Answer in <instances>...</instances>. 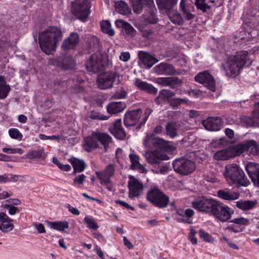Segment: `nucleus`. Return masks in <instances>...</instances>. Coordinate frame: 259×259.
Returning a JSON list of instances; mask_svg holds the SVG:
<instances>
[{"mask_svg":"<svg viewBox=\"0 0 259 259\" xmlns=\"http://www.w3.org/2000/svg\"><path fill=\"white\" fill-rule=\"evenodd\" d=\"M233 150L237 155L245 151H249L253 155H259V148L257 142L253 140L245 141L242 143L236 145Z\"/></svg>","mask_w":259,"mask_h":259,"instance_id":"10","label":"nucleus"},{"mask_svg":"<svg viewBox=\"0 0 259 259\" xmlns=\"http://www.w3.org/2000/svg\"><path fill=\"white\" fill-rule=\"evenodd\" d=\"M231 157V154L227 149H224L217 152L214 155V158L217 160H226Z\"/></svg>","mask_w":259,"mask_h":259,"instance_id":"39","label":"nucleus"},{"mask_svg":"<svg viewBox=\"0 0 259 259\" xmlns=\"http://www.w3.org/2000/svg\"><path fill=\"white\" fill-rule=\"evenodd\" d=\"M245 169L254 185L258 187L259 164L253 162H249L246 164Z\"/></svg>","mask_w":259,"mask_h":259,"instance_id":"17","label":"nucleus"},{"mask_svg":"<svg viewBox=\"0 0 259 259\" xmlns=\"http://www.w3.org/2000/svg\"><path fill=\"white\" fill-rule=\"evenodd\" d=\"M85 176L84 174H81L76 176L73 179V185L75 186L77 184L82 185L85 181Z\"/></svg>","mask_w":259,"mask_h":259,"instance_id":"61","label":"nucleus"},{"mask_svg":"<svg viewBox=\"0 0 259 259\" xmlns=\"http://www.w3.org/2000/svg\"><path fill=\"white\" fill-rule=\"evenodd\" d=\"M13 220L11 219L5 212H0V230L3 232L7 233L13 230L14 225Z\"/></svg>","mask_w":259,"mask_h":259,"instance_id":"22","label":"nucleus"},{"mask_svg":"<svg viewBox=\"0 0 259 259\" xmlns=\"http://www.w3.org/2000/svg\"><path fill=\"white\" fill-rule=\"evenodd\" d=\"M230 222L233 223L239 226L244 227L250 224L249 221L245 218L241 217L233 219L230 221Z\"/></svg>","mask_w":259,"mask_h":259,"instance_id":"50","label":"nucleus"},{"mask_svg":"<svg viewBox=\"0 0 259 259\" xmlns=\"http://www.w3.org/2000/svg\"><path fill=\"white\" fill-rule=\"evenodd\" d=\"M195 80L203 84L212 92H215V81L213 76L207 70L198 73L195 77Z\"/></svg>","mask_w":259,"mask_h":259,"instance_id":"11","label":"nucleus"},{"mask_svg":"<svg viewBox=\"0 0 259 259\" xmlns=\"http://www.w3.org/2000/svg\"><path fill=\"white\" fill-rule=\"evenodd\" d=\"M153 110L149 108H147L145 110L144 114L143 115L142 119L136 127V129L137 130H139L143 125H145L150 115L151 114Z\"/></svg>","mask_w":259,"mask_h":259,"instance_id":"44","label":"nucleus"},{"mask_svg":"<svg viewBox=\"0 0 259 259\" xmlns=\"http://www.w3.org/2000/svg\"><path fill=\"white\" fill-rule=\"evenodd\" d=\"M54 89L57 92H61L62 90L61 89L62 87H64L67 84L66 81H59L55 82Z\"/></svg>","mask_w":259,"mask_h":259,"instance_id":"64","label":"nucleus"},{"mask_svg":"<svg viewBox=\"0 0 259 259\" xmlns=\"http://www.w3.org/2000/svg\"><path fill=\"white\" fill-rule=\"evenodd\" d=\"M153 144L155 147L160 149L164 148L166 145L165 141L162 139H155Z\"/></svg>","mask_w":259,"mask_h":259,"instance_id":"62","label":"nucleus"},{"mask_svg":"<svg viewBox=\"0 0 259 259\" xmlns=\"http://www.w3.org/2000/svg\"><path fill=\"white\" fill-rule=\"evenodd\" d=\"M138 56L146 69L151 68L158 61L155 57L143 51L139 52Z\"/></svg>","mask_w":259,"mask_h":259,"instance_id":"23","label":"nucleus"},{"mask_svg":"<svg viewBox=\"0 0 259 259\" xmlns=\"http://www.w3.org/2000/svg\"><path fill=\"white\" fill-rule=\"evenodd\" d=\"M191 7L190 5H188V9L182 11L184 17L188 21L193 20L196 17L195 15L191 13Z\"/></svg>","mask_w":259,"mask_h":259,"instance_id":"54","label":"nucleus"},{"mask_svg":"<svg viewBox=\"0 0 259 259\" xmlns=\"http://www.w3.org/2000/svg\"><path fill=\"white\" fill-rule=\"evenodd\" d=\"M244 229V227L239 226L233 224L228 226L226 228L227 230L235 233L241 232Z\"/></svg>","mask_w":259,"mask_h":259,"instance_id":"58","label":"nucleus"},{"mask_svg":"<svg viewBox=\"0 0 259 259\" xmlns=\"http://www.w3.org/2000/svg\"><path fill=\"white\" fill-rule=\"evenodd\" d=\"M146 198L153 206L159 208L166 207L169 201V197L156 187L148 190Z\"/></svg>","mask_w":259,"mask_h":259,"instance_id":"6","label":"nucleus"},{"mask_svg":"<svg viewBox=\"0 0 259 259\" xmlns=\"http://www.w3.org/2000/svg\"><path fill=\"white\" fill-rule=\"evenodd\" d=\"M255 203L249 200L244 201H238L236 202V206L237 208L243 210H247L252 208Z\"/></svg>","mask_w":259,"mask_h":259,"instance_id":"41","label":"nucleus"},{"mask_svg":"<svg viewBox=\"0 0 259 259\" xmlns=\"http://www.w3.org/2000/svg\"><path fill=\"white\" fill-rule=\"evenodd\" d=\"M199 237L204 241L212 243L213 242V238L207 232L202 229H200L198 232Z\"/></svg>","mask_w":259,"mask_h":259,"instance_id":"46","label":"nucleus"},{"mask_svg":"<svg viewBox=\"0 0 259 259\" xmlns=\"http://www.w3.org/2000/svg\"><path fill=\"white\" fill-rule=\"evenodd\" d=\"M129 158L131 162L130 168L136 169V166L139 164V156L135 154H130Z\"/></svg>","mask_w":259,"mask_h":259,"instance_id":"51","label":"nucleus"},{"mask_svg":"<svg viewBox=\"0 0 259 259\" xmlns=\"http://www.w3.org/2000/svg\"><path fill=\"white\" fill-rule=\"evenodd\" d=\"M160 10H170L177 4L178 0H156Z\"/></svg>","mask_w":259,"mask_h":259,"instance_id":"34","label":"nucleus"},{"mask_svg":"<svg viewBox=\"0 0 259 259\" xmlns=\"http://www.w3.org/2000/svg\"><path fill=\"white\" fill-rule=\"evenodd\" d=\"M188 100L187 98H172L169 100V104L173 108L177 109L183 103H187Z\"/></svg>","mask_w":259,"mask_h":259,"instance_id":"42","label":"nucleus"},{"mask_svg":"<svg viewBox=\"0 0 259 259\" xmlns=\"http://www.w3.org/2000/svg\"><path fill=\"white\" fill-rule=\"evenodd\" d=\"M90 117L93 119L106 120V116L101 115L99 113L92 111L91 113Z\"/></svg>","mask_w":259,"mask_h":259,"instance_id":"63","label":"nucleus"},{"mask_svg":"<svg viewBox=\"0 0 259 259\" xmlns=\"http://www.w3.org/2000/svg\"><path fill=\"white\" fill-rule=\"evenodd\" d=\"M20 176L12 174H5L0 175V183H7L10 182H16Z\"/></svg>","mask_w":259,"mask_h":259,"instance_id":"38","label":"nucleus"},{"mask_svg":"<svg viewBox=\"0 0 259 259\" xmlns=\"http://www.w3.org/2000/svg\"><path fill=\"white\" fill-rule=\"evenodd\" d=\"M63 36L61 29L57 26H50L39 33L38 40L41 50L47 54L55 51L58 42Z\"/></svg>","mask_w":259,"mask_h":259,"instance_id":"2","label":"nucleus"},{"mask_svg":"<svg viewBox=\"0 0 259 259\" xmlns=\"http://www.w3.org/2000/svg\"><path fill=\"white\" fill-rule=\"evenodd\" d=\"M44 153V151L43 149H38L36 150H32L31 151H29L27 153V156L28 158L31 159L35 158H39L42 157Z\"/></svg>","mask_w":259,"mask_h":259,"instance_id":"48","label":"nucleus"},{"mask_svg":"<svg viewBox=\"0 0 259 259\" xmlns=\"http://www.w3.org/2000/svg\"><path fill=\"white\" fill-rule=\"evenodd\" d=\"M160 94L169 102L172 97L176 95V93L168 90L163 89L160 91Z\"/></svg>","mask_w":259,"mask_h":259,"instance_id":"53","label":"nucleus"},{"mask_svg":"<svg viewBox=\"0 0 259 259\" xmlns=\"http://www.w3.org/2000/svg\"><path fill=\"white\" fill-rule=\"evenodd\" d=\"M115 8L117 12L122 15H127L130 12V9L127 4L122 1H119L115 3Z\"/></svg>","mask_w":259,"mask_h":259,"instance_id":"37","label":"nucleus"},{"mask_svg":"<svg viewBox=\"0 0 259 259\" xmlns=\"http://www.w3.org/2000/svg\"><path fill=\"white\" fill-rule=\"evenodd\" d=\"M218 196L221 199L226 200H234L239 197L238 193H230L227 190H219L217 192Z\"/></svg>","mask_w":259,"mask_h":259,"instance_id":"32","label":"nucleus"},{"mask_svg":"<svg viewBox=\"0 0 259 259\" xmlns=\"http://www.w3.org/2000/svg\"><path fill=\"white\" fill-rule=\"evenodd\" d=\"M170 21L174 24L182 25L183 23V19L180 13L176 12L174 16L169 17Z\"/></svg>","mask_w":259,"mask_h":259,"instance_id":"52","label":"nucleus"},{"mask_svg":"<svg viewBox=\"0 0 259 259\" xmlns=\"http://www.w3.org/2000/svg\"><path fill=\"white\" fill-rule=\"evenodd\" d=\"M217 209L212 215L217 219L221 222H227L231 220L233 211L228 205L220 201Z\"/></svg>","mask_w":259,"mask_h":259,"instance_id":"13","label":"nucleus"},{"mask_svg":"<svg viewBox=\"0 0 259 259\" xmlns=\"http://www.w3.org/2000/svg\"><path fill=\"white\" fill-rule=\"evenodd\" d=\"M3 152L11 154L18 153L22 154L23 153V150L20 148H10L5 147L3 148Z\"/></svg>","mask_w":259,"mask_h":259,"instance_id":"60","label":"nucleus"},{"mask_svg":"<svg viewBox=\"0 0 259 259\" xmlns=\"http://www.w3.org/2000/svg\"><path fill=\"white\" fill-rule=\"evenodd\" d=\"M148 162L151 164H158L160 161V159L153 153L149 154L147 158Z\"/></svg>","mask_w":259,"mask_h":259,"instance_id":"57","label":"nucleus"},{"mask_svg":"<svg viewBox=\"0 0 259 259\" xmlns=\"http://www.w3.org/2000/svg\"><path fill=\"white\" fill-rule=\"evenodd\" d=\"M251 61L249 59V53L247 51L237 52L235 55L227 57L223 65L226 76L235 78L238 76L245 65H249Z\"/></svg>","mask_w":259,"mask_h":259,"instance_id":"1","label":"nucleus"},{"mask_svg":"<svg viewBox=\"0 0 259 259\" xmlns=\"http://www.w3.org/2000/svg\"><path fill=\"white\" fill-rule=\"evenodd\" d=\"M49 63L63 70L73 69L75 66V62L74 59L70 55L65 54L50 59Z\"/></svg>","mask_w":259,"mask_h":259,"instance_id":"9","label":"nucleus"},{"mask_svg":"<svg viewBox=\"0 0 259 259\" xmlns=\"http://www.w3.org/2000/svg\"><path fill=\"white\" fill-rule=\"evenodd\" d=\"M126 105L122 102H114L109 103L107 106V112L110 114H116L122 112Z\"/></svg>","mask_w":259,"mask_h":259,"instance_id":"28","label":"nucleus"},{"mask_svg":"<svg viewBox=\"0 0 259 259\" xmlns=\"http://www.w3.org/2000/svg\"><path fill=\"white\" fill-rule=\"evenodd\" d=\"M95 134L96 132H93L90 136L84 138L83 148L85 151L91 152L100 148L97 139L95 138Z\"/></svg>","mask_w":259,"mask_h":259,"instance_id":"21","label":"nucleus"},{"mask_svg":"<svg viewBox=\"0 0 259 259\" xmlns=\"http://www.w3.org/2000/svg\"><path fill=\"white\" fill-rule=\"evenodd\" d=\"M4 207L8 210L9 214L11 215H14L20 211L18 207L10 204H5Z\"/></svg>","mask_w":259,"mask_h":259,"instance_id":"56","label":"nucleus"},{"mask_svg":"<svg viewBox=\"0 0 259 259\" xmlns=\"http://www.w3.org/2000/svg\"><path fill=\"white\" fill-rule=\"evenodd\" d=\"M223 121L220 117H209L202 121L205 128L208 131H218L223 126Z\"/></svg>","mask_w":259,"mask_h":259,"instance_id":"16","label":"nucleus"},{"mask_svg":"<svg viewBox=\"0 0 259 259\" xmlns=\"http://www.w3.org/2000/svg\"><path fill=\"white\" fill-rule=\"evenodd\" d=\"M183 81L177 76L169 77L168 87L172 89H175L176 85L182 84Z\"/></svg>","mask_w":259,"mask_h":259,"instance_id":"49","label":"nucleus"},{"mask_svg":"<svg viewBox=\"0 0 259 259\" xmlns=\"http://www.w3.org/2000/svg\"><path fill=\"white\" fill-rule=\"evenodd\" d=\"M133 11L136 14H141L144 7L149 6V4L153 0H130Z\"/></svg>","mask_w":259,"mask_h":259,"instance_id":"26","label":"nucleus"},{"mask_svg":"<svg viewBox=\"0 0 259 259\" xmlns=\"http://www.w3.org/2000/svg\"><path fill=\"white\" fill-rule=\"evenodd\" d=\"M156 71L159 74L172 75L175 74V69L172 65L161 63L155 67Z\"/></svg>","mask_w":259,"mask_h":259,"instance_id":"27","label":"nucleus"},{"mask_svg":"<svg viewBox=\"0 0 259 259\" xmlns=\"http://www.w3.org/2000/svg\"><path fill=\"white\" fill-rule=\"evenodd\" d=\"M220 202V201L213 198L203 196L195 199L192 203V206L200 212L212 215Z\"/></svg>","mask_w":259,"mask_h":259,"instance_id":"5","label":"nucleus"},{"mask_svg":"<svg viewBox=\"0 0 259 259\" xmlns=\"http://www.w3.org/2000/svg\"><path fill=\"white\" fill-rule=\"evenodd\" d=\"M117 76L116 72L108 71L101 73L97 78L98 88L101 90H106L113 87V84Z\"/></svg>","mask_w":259,"mask_h":259,"instance_id":"12","label":"nucleus"},{"mask_svg":"<svg viewBox=\"0 0 259 259\" xmlns=\"http://www.w3.org/2000/svg\"><path fill=\"white\" fill-rule=\"evenodd\" d=\"M46 223L51 229L60 232H63L65 229H68L69 228V223L67 221H47Z\"/></svg>","mask_w":259,"mask_h":259,"instance_id":"29","label":"nucleus"},{"mask_svg":"<svg viewBox=\"0 0 259 259\" xmlns=\"http://www.w3.org/2000/svg\"><path fill=\"white\" fill-rule=\"evenodd\" d=\"M208 0H195V4L198 10H200L203 13L207 12L210 9V6L207 4Z\"/></svg>","mask_w":259,"mask_h":259,"instance_id":"40","label":"nucleus"},{"mask_svg":"<svg viewBox=\"0 0 259 259\" xmlns=\"http://www.w3.org/2000/svg\"><path fill=\"white\" fill-rule=\"evenodd\" d=\"M179 125L176 122H168L165 126L166 135L171 138H175L178 136L177 131Z\"/></svg>","mask_w":259,"mask_h":259,"instance_id":"33","label":"nucleus"},{"mask_svg":"<svg viewBox=\"0 0 259 259\" xmlns=\"http://www.w3.org/2000/svg\"><path fill=\"white\" fill-rule=\"evenodd\" d=\"M69 162L73 166L74 174L82 172L87 166L83 160H80L77 158L70 159Z\"/></svg>","mask_w":259,"mask_h":259,"instance_id":"30","label":"nucleus"},{"mask_svg":"<svg viewBox=\"0 0 259 259\" xmlns=\"http://www.w3.org/2000/svg\"><path fill=\"white\" fill-rule=\"evenodd\" d=\"M142 114L140 108L129 111L125 113L124 117V124L126 127H130L137 125Z\"/></svg>","mask_w":259,"mask_h":259,"instance_id":"14","label":"nucleus"},{"mask_svg":"<svg viewBox=\"0 0 259 259\" xmlns=\"http://www.w3.org/2000/svg\"><path fill=\"white\" fill-rule=\"evenodd\" d=\"M123 29L125 30V33L127 35L131 36H134L136 33V29L132 26L131 24L127 22L124 24V27Z\"/></svg>","mask_w":259,"mask_h":259,"instance_id":"55","label":"nucleus"},{"mask_svg":"<svg viewBox=\"0 0 259 259\" xmlns=\"http://www.w3.org/2000/svg\"><path fill=\"white\" fill-rule=\"evenodd\" d=\"M106 65V58L100 53H95L91 55L85 63L87 70L94 73H98L104 71Z\"/></svg>","mask_w":259,"mask_h":259,"instance_id":"7","label":"nucleus"},{"mask_svg":"<svg viewBox=\"0 0 259 259\" xmlns=\"http://www.w3.org/2000/svg\"><path fill=\"white\" fill-rule=\"evenodd\" d=\"M96 174L98 179L100 181L102 185H106L111 183V178L102 171H96Z\"/></svg>","mask_w":259,"mask_h":259,"instance_id":"43","label":"nucleus"},{"mask_svg":"<svg viewBox=\"0 0 259 259\" xmlns=\"http://www.w3.org/2000/svg\"><path fill=\"white\" fill-rule=\"evenodd\" d=\"M110 132L118 139L123 140L125 138L126 134L122 126L121 119L115 121L112 128L110 129Z\"/></svg>","mask_w":259,"mask_h":259,"instance_id":"24","label":"nucleus"},{"mask_svg":"<svg viewBox=\"0 0 259 259\" xmlns=\"http://www.w3.org/2000/svg\"><path fill=\"white\" fill-rule=\"evenodd\" d=\"M223 175L229 186L235 185L238 188L247 187L250 184L244 171L236 163L227 164Z\"/></svg>","mask_w":259,"mask_h":259,"instance_id":"3","label":"nucleus"},{"mask_svg":"<svg viewBox=\"0 0 259 259\" xmlns=\"http://www.w3.org/2000/svg\"><path fill=\"white\" fill-rule=\"evenodd\" d=\"M8 133L10 137L13 139L21 140L23 138V135L16 128H10Z\"/></svg>","mask_w":259,"mask_h":259,"instance_id":"47","label":"nucleus"},{"mask_svg":"<svg viewBox=\"0 0 259 259\" xmlns=\"http://www.w3.org/2000/svg\"><path fill=\"white\" fill-rule=\"evenodd\" d=\"M79 36L77 33H71L70 35L65 38L61 45L63 51H68L74 49L79 43Z\"/></svg>","mask_w":259,"mask_h":259,"instance_id":"19","label":"nucleus"},{"mask_svg":"<svg viewBox=\"0 0 259 259\" xmlns=\"http://www.w3.org/2000/svg\"><path fill=\"white\" fill-rule=\"evenodd\" d=\"M11 91L10 85L7 83L6 80L4 76L0 75V99H6Z\"/></svg>","mask_w":259,"mask_h":259,"instance_id":"31","label":"nucleus"},{"mask_svg":"<svg viewBox=\"0 0 259 259\" xmlns=\"http://www.w3.org/2000/svg\"><path fill=\"white\" fill-rule=\"evenodd\" d=\"M105 174L109 177H111L114 175L115 172L114 166L112 164H108L106 166L105 169L102 171Z\"/></svg>","mask_w":259,"mask_h":259,"instance_id":"59","label":"nucleus"},{"mask_svg":"<svg viewBox=\"0 0 259 259\" xmlns=\"http://www.w3.org/2000/svg\"><path fill=\"white\" fill-rule=\"evenodd\" d=\"M101 30L110 36H113L115 34L114 30L111 27V24L108 20H102L100 22Z\"/></svg>","mask_w":259,"mask_h":259,"instance_id":"36","label":"nucleus"},{"mask_svg":"<svg viewBox=\"0 0 259 259\" xmlns=\"http://www.w3.org/2000/svg\"><path fill=\"white\" fill-rule=\"evenodd\" d=\"M128 187L129 189V197L134 198L139 195L140 192L143 188V185L138 180L131 176L128 182Z\"/></svg>","mask_w":259,"mask_h":259,"instance_id":"18","label":"nucleus"},{"mask_svg":"<svg viewBox=\"0 0 259 259\" xmlns=\"http://www.w3.org/2000/svg\"><path fill=\"white\" fill-rule=\"evenodd\" d=\"M87 43L90 52H94L99 49L100 40L96 36H91L88 37L87 38Z\"/></svg>","mask_w":259,"mask_h":259,"instance_id":"35","label":"nucleus"},{"mask_svg":"<svg viewBox=\"0 0 259 259\" xmlns=\"http://www.w3.org/2000/svg\"><path fill=\"white\" fill-rule=\"evenodd\" d=\"M134 84L138 90L149 94L155 95L158 91L157 89L152 84L143 81L139 78H136L135 79Z\"/></svg>","mask_w":259,"mask_h":259,"instance_id":"20","label":"nucleus"},{"mask_svg":"<svg viewBox=\"0 0 259 259\" xmlns=\"http://www.w3.org/2000/svg\"><path fill=\"white\" fill-rule=\"evenodd\" d=\"M84 222L87 224V227L90 229L96 230L99 228L98 224L92 217L86 216L84 218Z\"/></svg>","mask_w":259,"mask_h":259,"instance_id":"45","label":"nucleus"},{"mask_svg":"<svg viewBox=\"0 0 259 259\" xmlns=\"http://www.w3.org/2000/svg\"><path fill=\"white\" fill-rule=\"evenodd\" d=\"M95 138L97 139L98 143H100L104 147L105 151H107L110 144L112 143V137L106 133L96 132Z\"/></svg>","mask_w":259,"mask_h":259,"instance_id":"25","label":"nucleus"},{"mask_svg":"<svg viewBox=\"0 0 259 259\" xmlns=\"http://www.w3.org/2000/svg\"><path fill=\"white\" fill-rule=\"evenodd\" d=\"M172 167L176 173L181 176H187L195 170L196 164L192 160L182 157L173 161Z\"/></svg>","mask_w":259,"mask_h":259,"instance_id":"8","label":"nucleus"},{"mask_svg":"<svg viewBox=\"0 0 259 259\" xmlns=\"http://www.w3.org/2000/svg\"><path fill=\"white\" fill-rule=\"evenodd\" d=\"M91 0H74L71 3V12L75 18L85 22L91 14Z\"/></svg>","mask_w":259,"mask_h":259,"instance_id":"4","label":"nucleus"},{"mask_svg":"<svg viewBox=\"0 0 259 259\" xmlns=\"http://www.w3.org/2000/svg\"><path fill=\"white\" fill-rule=\"evenodd\" d=\"M157 12L154 1H151L149 6L145 7V10L143 14V18L145 22L150 24H156L158 18L156 13Z\"/></svg>","mask_w":259,"mask_h":259,"instance_id":"15","label":"nucleus"}]
</instances>
